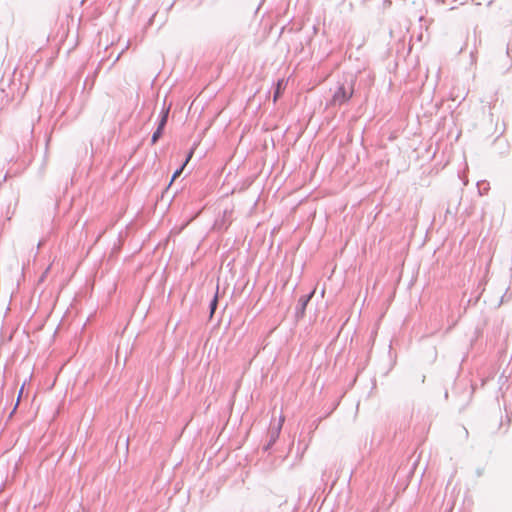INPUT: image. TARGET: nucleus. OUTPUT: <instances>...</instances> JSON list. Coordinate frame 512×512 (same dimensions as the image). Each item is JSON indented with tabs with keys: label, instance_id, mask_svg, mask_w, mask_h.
Returning a JSON list of instances; mask_svg holds the SVG:
<instances>
[{
	"label": "nucleus",
	"instance_id": "f257e3e1",
	"mask_svg": "<svg viewBox=\"0 0 512 512\" xmlns=\"http://www.w3.org/2000/svg\"><path fill=\"white\" fill-rule=\"evenodd\" d=\"M355 79L353 77H345L336 83L335 87L330 91L331 99L327 103V107H340L346 104L354 94Z\"/></svg>",
	"mask_w": 512,
	"mask_h": 512
},
{
	"label": "nucleus",
	"instance_id": "423d86ee",
	"mask_svg": "<svg viewBox=\"0 0 512 512\" xmlns=\"http://www.w3.org/2000/svg\"><path fill=\"white\" fill-rule=\"evenodd\" d=\"M285 86H286V83L283 79H280L277 81L275 90H274V95H273L274 102H276L278 100V98L282 95V93L285 89Z\"/></svg>",
	"mask_w": 512,
	"mask_h": 512
},
{
	"label": "nucleus",
	"instance_id": "7ed1b4c3",
	"mask_svg": "<svg viewBox=\"0 0 512 512\" xmlns=\"http://www.w3.org/2000/svg\"><path fill=\"white\" fill-rule=\"evenodd\" d=\"M283 422H284V417H280V419L276 423L271 424V427L268 432L269 443L267 445V448L270 447L271 445H273L276 442V440L278 439V437L280 435V431L282 429Z\"/></svg>",
	"mask_w": 512,
	"mask_h": 512
},
{
	"label": "nucleus",
	"instance_id": "1a4fd4ad",
	"mask_svg": "<svg viewBox=\"0 0 512 512\" xmlns=\"http://www.w3.org/2000/svg\"><path fill=\"white\" fill-rule=\"evenodd\" d=\"M162 134H163V131L156 128V130L152 134V138H151L152 144H155L161 138Z\"/></svg>",
	"mask_w": 512,
	"mask_h": 512
},
{
	"label": "nucleus",
	"instance_id": "f03ea898",
	"mask_svg": "<svg viewBox=\"0 0 512 512\" xmlns=\"http://www.w3.org/2000/svg\"><path fill=\"white\" fill-rule=\"evenodd\" d=\"M502 290H482L480 297L484 298V302L488 303L491 308H498L504 299V295L501 294Z\"/></svg>",
	"mask_w": 512,
	"mask_h": 512
},
{
	"label": "nucleus",
	"instance_id": "9d476101",
	"mask_svg": "<svg viewBox=\"0 0 512 512\" xmlns=\"http://www.w3.org/2000/svg\"><path fill=\"white\" fill-rule=\"evenodd\" d=\"M49 268L45 271V273L40 277L38 284H41L43 282L44 275L48 272Z\"/></svg>",
	"mask_w": 512,
	"mask_h": 512
},
{
	"label": "nucleus",
	"instance_id": "6e6552de",
	"mask_svg": "<svg viewBox=\"0 0 512 512\" xmlns=\"http://www.w3.org/2000/svg\"><path fill=\"white\" fill-rule=\"evenodd\" d=\"M219 297H220V290H216L215 295H214L213 299L210 302V317L213 316V314L215 313V311L217 309V304H218V301H219Z\"/></svg>",
	"mask_w": 512,
	"mask_h": 512
},
{
	"label": "nucleus",
	"instance_id": "39448f33",
	"mask_svg": "<svg viewBox=\"0 0 512 512\" xmlns=\"http://www.w3.org/2000/svg\"><path fill=\"white\" fill-rule=\"evenodd\" d=\"M169 111H170L169 107L162 109L161 114H160V119H159V122H158V125H157V129H160V130L164 131L165 126H166L167 121H168Z\"/></svg>",
	"mask_w": 512,
	"mask_h": 512
},
{
	"label": "nucleus",
	"instance_id": "20e7f679",
	"mask_svg": "<svg viewBox=\"0 0 512 512\" xmlns=\"http://www.w3.org/2000/svg\"><path fill=\"white\" fill-rule=\"evenodd\" d=\"M315 290H311V292L307 295L301 296L298 300V304L296 306V317H302L305 312V308L308 302L314 295Z\"/></svg>",
	"mask_w": 512,
	"mask_h": 512
},
{
	"label": "nucleus",
	"instance_id": "0eeeda50",
	"mask_svg": "<svg viewBox=\"0 0 512 512\" xmlns=\"http://www.w3.org/2000/svg\"><path fill=\"white\" fill-rule=\"evenodd\" d=\"M192 155H193V150H191V151L188 153V155H187V157H186V159H185L184 163L181 165V167H179V168L174 172V174H173V176H172V181H173V180H175L177 177H179V176L181 175V173H182V171H183L184 167H185V166H186V164L189 162V160L191 159Z\"/></svg>",
	"mask_w": 512,
	"mask_h": 512
},
{
	"label": "nucleus",
	"instance_id": "f8f14e48",
	"mask_svg": "<svg viewBox=\"0 0 512 512\" xmlns=\"http://www.w3.org/2000/svg\"><path fill=\"white\" fill-rule=\"evenodd\" d=\"M22 392H23V387L20 389L19 397L21 396Z\"/></svg>",
	"mask_w": 512,
	"mask_h": 512
},
{
	"label": "nucleus",
	"instance_id": "9b49d317",
	"mask_svg": "<svg viewBox=\"0 0 512 512\" xmlns=\"http://www.w3.org/2000/svg\"><path fill=\"white\" fill-rule=\"evenodd\" d=\"M325 290H322L321 297H324Z\"/></svg>",
	"mask_w": 512,
	"mask_h": 512
}]
</instances>
